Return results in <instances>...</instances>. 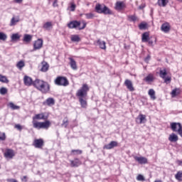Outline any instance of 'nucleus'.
Instances as JSON below:
<instances>
[{"mask_svg": "<svg viewBox=\"0 0 182 182\" xmlns=\"http://www.w3.org/2000/svg\"><path fill=\"white\" fill-rule=\"evenodd\" d=\"M33 127L37 130H48L50 127V121L48 120V116L43 112L36 114L33 117Z\"/></svg>", "mask_w": 182, "mask_h": 182, "instance_id": "nucleus-1", "label": "nucleus"}, {"mask_svg": "<svg viewBox=\"0 0 182 182\" xmlns=\"http://www.w3.org/2000/svg\"><path fill=\"white\" fill-rule=\"evenodd\" d=\"M89 92V85L87 84H83L80 90H77L76 96L79 97V102L80 103L81 107L85 109L87 106V102L83 99L87 96V92Z\"/></svg>", "mask_w": 182, "mask_h": 182, "instance_id": "nucleus-2", "label": "nucleus"}, {"mask_svg": "<svg viewBox=\"0 0 182 182\" xmlns=\"http://www.w3.org/2000/svg\"><path fill=\"white\" fill-rule=\"evenodd\" d=\"M33 86L34 87H36L38 90L41 92V93H48L50 90V86L47 82L38 79L33 82Z\"/></svg>", "mask_w": 182, "mask_h": 182, "instance_id": "nucleus-3", "label": "nucleus"}, {"mask_svg": "<svg viewBox=\"0 0 182 182\" xmlns=\"http://www.w3.org/2000/svg\"><path fill=\"white\" fill-rule=\"evenodd\" d=\"M95 11L97 14H103L104 15H112L113 12L109 7L105 4H97L95 6Z\"/></svg>", "mask_w": 182, "mask_h": 182, "instance_id": "nucleus-4", "label": "nucleus"}, {"mask_svg": "<svg viewBox=\"0 0 182 182\" xmlns=\"http://www.w3.org/2000/svg\"><path fill=\"white\" fill-rule=\"evenodd\" d=\"M171 129L173 132H176L180 136L182 137V126L179 122L171 123Z\"/></svg>", "mask_w": 182, "mask_h": 182, "instance_id": "nucleus-5", "label": "nucleus"}, {"mask_svg": "<svg viewBox=\"0 0 182 182\" xmlns=\"http://www.w3.org/2000/svg\"><path fill=\"white\" fill-rule=\"evenodd\" d=\"M55 84L57 86H68L69 85V81L65 77H57L55 80Z\"/></svg>", "mask_w": 182, "mask_h": 182, "instance_id": "nucleus-6", "label": "nucleus"}, {"mask_svg": "<svg viewBox=\"0 0 182 182\" xmlns=\"http://www.w3.org/2000/svg\"><path fill=\"white\" fill-rule=\"evenodd\" d=\"M44 144H45V141H43V139H34V141L33 142V146L36 149H42V147H43Z\"/></svg>", "mask_w": 182, "mask_h": 182, "instance_id": "nucleus-7", "label": "nucleus"}, {"mask_svg": "<svg viewBox=\"0 0 182 182\" xmlns=\"http://www.w3.org/2000/svg\"><path fill=\"white\" fill-rule=\"evenodd\" d=\"M119 146V142L116 141H112L110 143L104 146L103 149L106 150H112V149H114V147H117Z\"/></svg>", "mask_w": 182, "mask_h": 182, "instance_id": "nucleus-8", "label": "nucleus"}, {"mask_svg": "<svg viewBox=\"0 0 182 182\" xmlns=\"http://www.w3.org/2000/svg\"><path fill=\"white\" fill-rule=\"evenodd\" d=\"M43 46V40L38 38L37 41H36L33 43V50H38L41 49Z\"/></svg>", "mask_w": 182, "mask_h": 182, "instance_id": "nucleus-9", "label": "nucleus"}, {"mask_svg": "<svg viewBox=\"0 0 182 182\" xmlns=\"http://www.w3.org/2000/svg\"><path fill=\"white\" fill-rule=\"evenodd\" d=\"M4 157L6 159H14L15 157V152L12 149H6L4 153Z\"/></svg>", "mask_w": 182, "mask_h": 182, "instance_id": "nucleus-10", "label": "nucleus"}, {"mask_svg": "<svg viewBox=\"0 0 182 182\" xmlns=\"http://www.w3.org/2000/svg\"><path fill=\"white\" fill-rule=\"evenodd\" d=\"M78 26H80V21H70L68 24V27L70 29H75L76 28H77Z\"/></svg>", "mask_w": 182, "mask_h": 182, "instance_id": "nucleus-11", "label": "nucleus"}, {"mask_svg": "<svg viewBox=\"0 0 182 182\" xmlns=\"http://www.w3.org/2000/svg\"><path fill=\"white\" fill-rule=\"evenodd\" d=\"M124 85L129 90V92H134V87H133V82H132V80H126L124 82Z\"/></svg>", "mask_w": 182, "mask_h": 182, "instance_id": "nucleus-12", "label": "nucleus"}, {"mask_svg": "<svg viewBox=\"0 0 182 182\" xmlns=\"http://www.w3.org/2000/svg\"><path fill=\"white\" fill-rule=\"evenodd\" d=\"M43 106H53L55 105V99L52 97H48L46 101L43 102Z\"/></svg>", "mask_w": 182, "mask_h": 182, "instance_id": "nucleus-13", "label": "nucleus"}, {"mask_svg": "<svg viewBox=\"0 0 182 182\" xmlns=\"http://www.w3.org/2000/svg\"><path fill=\"white\" fill-rule=\"evenodd\" d=\"M146 122H147L146 115L143 114H139V115L136 118V123H139V124H142V123H146Z\"/></svg>", "mask_w": 182, "mask_h": 182, "instance_id": "nucleus-14", "label": "nucleus"}, {"mask_svg": "<svg viewBox=\"0 0 182 182\" xmlns=\"http://www.w3.org/2000/svg\"><path fill=\"white\" fill-rule=\"evenodd\" d=\"M23 82L25 86H32V85H33V81L32 80V78L28 75L24 76Z\"/></svg>", "mask_w": 182, "mask_h": 182, "instance_id": "nucleus-15", "label": "nucleus"}, {"mask_svg": "<svg viewBox=\"0 0 182 182\" xmlns=\"http://www.w3.org/2000/svg\"><path fill=\"white\" fill-rule=\"evenodd\" d=\"M134 160L138 161L139 164H147V159L143 156H134Z\"/></svg>", "mask_w": 182, "mask_h": 182, "instance_id": "nucleus-16", "label": "nucleus"}, {"mask_svg": "<svg viewBox=\"0 0 182 182\" xmlns=\"http://www.w3.org/2000/svg\"><path fill=\"white\" fill-rule=\"evenodd\" d=\"M70 60V66L73 70H77V65L76 64V61L73 58H68Z\"/></svg>", "mask_w": 182, "mask_h": 182, "instance_id": "nucleus-17", "label": "nucleus"}, {"mask_svg": "<svg viewBox=\"0 0 182 182\" xmlns=\"http://www.w3.org/2000/svg\"><path fill=\"white\" fill-rule=\"evenodd\" d=\"M41 72H48L49 70V64L46 61H43L41 63Z\"/></svg>", "mask_w": 182, "mask_h": 182, "instance_id": "nucleus-18", "label": "nucleus"}, {"mask_svg": "<svg viewBox=\"0 0 182 182\" xmlns=\"http://www.w3.org/2000/svg\"><path fill=\"white\" fill-rule=\"evenodd\" d=\"M161 29L162 32L167 33V32H170V24L168 23H165L161 25Z\"/></svg>", "mask_w": 182, "mask_h": 182, "instance_id": "nucleus-19", "label": "nucleus"}, {"mask_svg": "<svg viewBox=\"0 0 182 182\" xmlns=\"http://www.w3.org/2000/svg\"><path fill=\"white\" fill-rule=\"evenodd\" d=\"M124 3L123 1H117L115 4L116 11H122L124 8Z\"/></svg>", "mask_w": 182, "mask_h": 182, "instance_id": "nucleus-20", "label": "nucleus"}, {"mask_svg": "<svg viewBox=\"0 0 182 182\" xmlns=\"http://www.w3.org/2000/svg\"><path fill=\"white\" fill-rule=\"evenodd\" d=\"M70 162L72 167H79L82 164V162L78 159H75L73 161L70 160Z\"/></svg>", "mask_w": 182, "mask_h": 182, "instance_id": "nucleus-21", "label": "nucleus"}, {"mask_svg": "<svg viewBox=\"0 0 182 182\" xmlns=\"http://www.w3.org/2000/svg\"><path fill=\"white\" fill-rule=\"evenodd\" d=\"M11 42H16V41H19L21 39V36L19 33H14L11 36Z\"/></svg>", "mask_w": 182, "mask_h": 182, "instance_id": "nucleus-22", "label": "nucleus"}, {"mask_svg": "<svg viewBox=\"0 0 182 182\" xmlns=\"http://www.w3.org/2000/svg\"><path fill=\"white\" fill-rule=\"evenodd\" d=\"M149 39H150V36L149 33L145 32L142 34L141 41L144 43L149 42Z\"/></svg>", "mask_w": 182, "mask_h": 182, "instance_id": "nucleus-23", "label": "nucleus"}, {"mask_svg": "<svg viewBox=\"0 0 182 182\" xmlns=\"http://www.w3.org/2000/svg\"><path fill=\"white\" fill-rule=\"evenodd\" d=\"M157 4L159 6H162L163 8L167 6L168 4V0H158Z\"/></svg>", "mask_w": 182, "mask_h": 182, "instance_id": "nucleus-24", "label": "nucleus"}, {"mask_svg": "<svg viewBox=\"0 0 182 182\" xmlns=\"http://www.w3.org/2000/svg\"><path fill=\"white\" fill-rule=\"evenodd\" d=\"M149 95L150 96L151 100H156V91L154 89H150L148 92Z\"/></svg>", "mask_w": 182, "mask_h": 182, "instance_id": "nucleus-25", "label": "nucleus"}, {"mask_svg": "<svg viewBox=\"0 0 182 182\" xmlns=\"http://www.w3.org/2000/svg\"><path fill=\"white\" fill-rule=\"evenodd\" d=\"M97 43L100 46V49L106 50V42L99 39L97 40Z\"/></svg>", "mask_w": 182, "mask_h": 182, "instance_id": "nucleus-26", "label": "nucleus"}, {"mask_svg": "<svg viewBox=\"0 0 182 182\" xmlns=\"http://www.w3.org/2000/svg\"><path fill=\"white\" fill-rule=\"evenodd\" d=\"M23 42H26V43H29L32 41V36L29 34H24L23 38Z\"/></svg>", "mask_w": 182, "mask_h": 182, "instance_id": "nucleus-27", "label": "nucleus"}, {"mask_svg": "<svg viewBox=\"0 0 182 182\" xmlns=\"http://www.w3.org/2000/svg\"><path fill=\"white\" fill-rule=\"evenodd\" d=\"M159 76L160 77H161V79H166V76H167V70H166V68L160 70Z\"/></svg>", "mask_w": 182, "mask_h": 182, "instance_id": "nucleus-28", "label": "nucleus"}, {"mask_svg": "<svg viewBox=\"0 0 182 182\" xmlns=\"http://www.w3.org/2000/svg\"><path fill=\"white\" fill-rule=\"evenodd\" d=\"M144 80H145V82H148V83H150V82H153V80H154V77L153 75L149 74L144 79Z\"/></svg>", "mask_w": 182, "mask_h": 182, "instance_id": "nucleus-29", "label": "nucleus"}, {"mask_svg": "<svg viewBox=\"0 0 182 182\" xmlns=\"http://www.w3.org/2000/svg\"><path fill=\"white\" fill-rule=\"evenodd\" d=\"M18 22H19V18L13 17L10 22V26H15Z\"/></svg>", "mask_w": 182, "mask_h": 182, "instance_id": "nucleus-30", "label": "nucleus"}, {"mask_svg": "<svg viewBox=\"0 0 182 182\" xmlns=\"http://www.w3.org/2000/svg\"><path fill=\"white\" fill-rule=\"evenodd\" d=\"M16 68H18L19 70H22V68H25V62H23V60H20L17 63Z\"/></svg>", "mask_w": 182, "mask_h": 182, "instance_id": "nucleus-31", "label": "nucleus"}, {"mask_svg": "<svg viewBox=\"0 0 182 182\" xmlns=\"http://www.w3.org/2000/svg\"><path fill=\"white\" fill-rule=\"evenodd\" d=\"M61 126H62V127H65V129H66V127H68V126H69V119H68L67 117H65L63 119Z\"/></svg>", "mask_w": 182, "mask_h": 182, "instance_id": "nucleus-32", "label": "nucleus"}, {"mask_svg": "<svg viewBox=\"0 0 182 182\" xmlns=\"http://www.w3.org/2000/svg\"><path fill=\"white\" fill-rule=\"evenodd\" d=\"M175 178L178 180V181H182V171H179L175 175Z\"/></svg>", "mask_w": 182, "mask_h": 182, "instance_id": "nucleus-33", "label": "nucleus"}, {"mask_svg": "<svg viewBox=\"0 0 182 182\" xmlns=\"http://www.w3.org/2000/svg\"><path fill=\"white\" fill-rule=\"evenodd\" d=\"M0 82H2V83H9V80L6 78V76H4L2 75H0Z\"/></svg>", "mask_w": 182, "mask_h": 182, "instance_id": "nucleus-34", "label": "nucleus"}, {"mask_svg": "<svg viewBox=\"0 0 182 182\" xmlns=\"http://www.w3.org/2000/svg\"><path fill=\"white\" fill-rule=\"evenodd\" d=\"M6 39H8V36H6V34L4 33L0 32V41L5 42Z\"/></svg>", "mask_w": 182, "mask_h": 182, "instance_id": "nucleus-35", "label": "nucleus"}, {"mask_svg": "<svg viewBox=\"0 0 182 182\" xmlns=\"http://www.w3.org/2000/svg\"><path fill=\"white\" fill-rule=\"evenodd\" d=\"M128 21H129V22H136V21H137V16L134 15L129 16Z\"/></svg>", "mask_w": 182, "mask_h": 182, "instance_id": "nucleus-36", "label": "nucleus"}, {"mask_svg": "<svg viewBox=\"0 0 182 182\" xmlns=\"http://www.w3.org/2000/svg\"><path fill=\"white\" fill-rule=\"evenodd\" d=\"M9 106L12 110H18L19 109V106L14 105V102H10Z\"/></svg>", "mask_w": 182, "mask_h": 182, "instance_id": "nucleus-37", "label": "nucleus"}, {"mask_svg": "<svg viewBox=\"0 0 182 182\" xmlns=\"http://www.w3.org/2000/svg\"><path fill=\"white\" fill-rule=\"evenodd\" d=\"M71 41L73 42H79L80 41V38L77 35H74L71 37Z\"/></svg>", "mask_w": 182, "mask_h": 182, "instance_id": "nucleus-38", "label": "nucleus"}, {"mask_svg": "<svg viewBox=\"0 0 182 182\" xmlns=\"http://www.w3.org/2000/svg\"><path fill=\"white\" fill-rule=\"evenodd\" d=\"M51 27H52V23L50 22H46V23H44L43 26L44 29H47V30L50 29Z\"/></svg>", "mask_w": 182, "mask_h": 182, "instance_id": "nucleus-39", "label": "nucleus"}, {"mask_svg": "<svg viewBox=\"0 0 182 182\" xmlns=\"http://www.w3.org/2000/svg\"><path fill=\"white\" fill-rule=\"evenodd\" d=\"M6 93H8V89H6V87H2L1 88H0V94L1 95H6Z\"/></svg>", "mask_w": 182, "mask_h": 182, "instance_id": "nucleus-40", "label": "nucleus"}, {"mask_svg": "<svg viewBox=\"0 0 182 182\" xmlns=\"http://www.w3.org/2000/svg\"><path fill=\"white\" fill-rule=\"evenodd\" d=\"M72 154H82V150L79 149H73L71 151Z\"/></svg>", "mask_w": 182, "mask_h": 182, "instance_id": "nucleus-41", "label": "nucleus"}, {"mask_svg": "<svg viewBox=\"0 0 182 182\" xmlns=\"http://www.w3.org/2000/svg\"><path fill=\"white\" fill-rule=\"evenodd\" d=\"M168 140L171 141V143H176V141L178 140V137H169Z\"/></svg>", "mask_w": 182, "mask_h": 182, "instance_id": "nucleus-42", "label": "nucleus"}, {"mask_svg": "<svg viewBox=\"0 0 182 182\" xmlns=\"http://www.w3.org/2000/svg\"><path fill=\"white\" fill-rule=\"evenodd\" d=\"M164 80L165 83H170L171 82V77H165V78H163Z\"/></svg>", "mask_w": 182, "mask_h": 182, "instance_id": "nucleus-43", "label": "nucleus"}, {"mask_svg": "<svg viewBox=\"0 0 182 182\" xmlns=\"http://www.w3.org/2000/svg\"><path fill=\"white\" fill-rule=\"evenodd\" d=\"M136 180L138 181H144V176H143V175H139L137 177H136Z\"/></svg>", "mask_w": 182, "mask_h": 182, "instance_id": "nucleus-44", "label": "nucleus"}, {"mask_svg": "<svg viewBox=\"0 0 182 182\" xmlns=\"http://www.w3.org/2000/svg\"><path fill=\"white\" fill-rule=\"evenodd\" d=\"M85 15L87 19H92L93 18V14L92 13L85 14Z\"/></svg>", "mask_w": 182, "mask_h": 182, "instance_id": "nucleus-45", "label": "nucleus"}, {"mask_svg": "<svg viewBox=\"0 0 182 182\" xmlns=\"http://www.w3.org/2000/svg\"><path fill=\"white\" fill-rule=\"evenodd\" d=\"M146 26H147V24L143 23L139 25V29H146Z\"/></svg>", "mask_w": 182, "mask_h": 182, "instance_id": "nucleus-46", "label": "nucleus"}, {"mask_svg": "<svg viewBox=\"0 0 182 182\" xmlns=\"http://www.w3.org/2000/svg\"><path fill=\"white\" fill-rule=\"evenodd\" d=\"M171 95H172V97H176V96H177V90H173L171 92Z\"/></svg>", "mask_w": 182, "mask_h": 182, "instance_id": "nucleus-47", "label": "nucleus"}, {"mask_svg": "<svg viewBox=\"0 0 182 182\" xmlns=\"http://www.w3.org/2000/svg\"><path fill=\"white\" fill-rule=\"evenodd\" d=\"M15 129H16L17 130L21 131V130H22V126H21V124H17L15 125Z\"/></svg>", "mask_w": 182, "mask_h": 182, "instance_id": "nucleus-48", "label": "nucleus"}, {"mask_svg": "<svg viewBox=\"0 0 182 182\" xmlns=\"http://www.w3.org/2000/svg\"><path fill=\"white\" fill-rule=\"evenodd\" d=\"M75 9H76V5H75V4H72L70 6L71 11L73 12Z\"/></svg>", "mask_w": 182, "mask_h": 182, "instance_id": "nucleus-49", "label": "nucleus"}, {"mask_svg": "<svg viewBox=\"0 0 182 182\" xmlns=\"http://www.w3.org/2000/svg\"><path fill=\"white\" fill-rule=\"evenodd\" d=\"M53 6L54 8L58 7V0H54L53 3Z\"/></svg>", "mask_w": 182, "mask_h": 182, "instance_id": "nucleus-50", "label": "nucleus"}, {"mask_svg": "<svg viewBox=\"0 0 182 182\" xmlns=\"http://www.w3.org/2000/svg\"><path fill=\"white\" fill-rule=\"evenodd\" d=\"M86 28V23H83V25L82 27L79 28L80 31H82V29H85Z\"/></svg>", "mask_w": 182, "mask_h": 182, "instance_id": "nucleus-51", "label": "nucleus"}, {"mask_svg": "<svg viewBox=\"0 0 182 182\" xmlns=\"http://www.w3.org/2000/svg\"><path fill=\"white\" fill-rule=\"evenodd\" d=\"M147 42L150 46H153L154 41L152 40H150L149 38Z\"/></svg>", "mask_w": 182, "mask_h": 182, "instance_id": "nucleus-52", "label": "nucleus"}, {"mask_svg": "<svg viewBox=\"0 0 182 182\" xmlns=\"http://www.w3.org/2000/svg\"><path fill=\"white\" fill-rule=\"evenodd\" d=\"M6 134L5 132H0V137H5Z\"/></svg>", "mask_w": 182, "mask_h": 182, "instance_id": "nucleus-53", "label": "nucleus"}, {"mask_svg": "<svg viewBox=\"0 0 182 182\" xmlns=\"http://www.w3.org/2000/svg\"><path fill=\"white\" fill-rule=\"evenodd\" d=\"M150 60V55H147V57L145 58V62H149Z\"/></svg>", "mask_w": 182, "mask_h": 182, "instance_id": "nucleus-54", "label": "nucleus"}, {"mask_svg": "<svg viewBox=\"0 0 182 182\" xmlns=\"http://www.w3.org/2000/svg\"><path fill=\"white\" fill-rule=\"evenodd\" d=\"M169 137H178V136H177V134L173 133V134H171L169 136Z\"/></svg>", "mask_w": 182, "mask_h": 182, "instance_id": "nucleus-55", "label": "nucleus"}, {"mask_svg": "<svg viewBox=\"0 0 182 182\" xmlns=\"http://www.w3.org/2000/svg\"><path fill=\"white\" fill-rule=\"evenodd\" d=\"M145 5L144 4H142V5H141V6H139V9H144L145 8Z\"/></svg>", "mask_w": 182, "mask_h": 182, "instance_id": "nucleus-56", "label": "nucleus"}, {"mask_svg": "<svg viewBox=\"0 0 182 182\" xmlns=\"http://www.w3.org/2000/svg\"><path fill=\"white\" fill-rule=\"evenodd\" d=\"M177 164H178L179 166H182V161H180V160H178L176 161Z\"/></svg>", "mask_w": 182, "mask_h": 182, "instance_id": "nucleus-57", "label": "nucleus"}, {"mask_svg": "<svg viewBox=\"0 0 182 182\" xmlns=\"http://www.w3.org/2000/svg\"><path fill=\"white\" fill-rule=\"evenodd\" d=\"M14 1H15L16 4H21V3H22V1H23V0H14Z\"/></svg>", "mask_w": 182, "mask_h": 182, "instance_id": "nucleus-58", "label": "nucleus"}, {"mask_svg": "<svg viewBox=\"0 0 182 182\" xmlns=\"http://www.w3.org/2000/svg\"><path fill=\"white\" fill-rule=\"evenodd\" d=\"M9 182H16V179L11 178L8 180Z\"/></svg>", "mask_w": 182, "mask_h": 182, "instance_id": "nucleus-59", "label": "nucleus"}, {"mask_svg": "<svg viewBox=\"0 0 182 182\" xmlns=\"http://www.w3.org/2000/svg\"><path fill=\"white\" fill-rule=\"evenodd\" d=\"M21 180H22V181L26 182V181H26V176H23Z\"/></svg>", "mask_w": 182, "mask_h": 182, "instance_id": "nucleus-60", "label": "nucleus"}, {"mask_svg": "<svg viewBox=\"0 0 182 182\" xmlns=\"http://www.w3.org/2000/svg\"><path fill=\"white\" fill-rule=\"evenodd\" d=\"M5 137H0V140H1V141H4V140H5Z\"/></svg>", "mask_w": 182, "mask_h": 182, "instance_id": "nucleus-61", "label": "nucleus"}, {"mask_svg": "<svg viewBox=\"0 0 182 182\" xmlns=\"http://www.w3.org/2000/svg\"><path fill=\"white\" fill-rule=\"evenodd\" d=\"M178 2H182V0H177Z\"/></svg>", "mask_w": 182, "mask_h": 182, "instance_id": "nucleus-62", "label": "nucleus"}]
</instances>
